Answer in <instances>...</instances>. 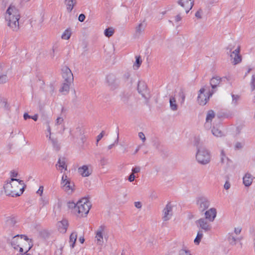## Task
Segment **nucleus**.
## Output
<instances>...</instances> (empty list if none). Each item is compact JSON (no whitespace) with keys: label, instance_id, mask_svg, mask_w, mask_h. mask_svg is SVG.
<instances>
[{"label":"nucleus","instance_id":"nucleus-1","mask_svg":"<svg viewBox=\"0 0 255 255\" xmlns=\"http://www.w3.org/2000/svg\"><path fill=\"white\" fill-rule=\"evenodd\" d=\"M196 159L198 163L202 165L209 163L211 160V155L209 151L204 146L201 145L197 146Z\"/></svg>","mask_w":255,"mask_h":255},{"label":"nucleus","instance_id":"nucleus-2","mask_svg":"<svg viewBox=\"0 0 255 255\" xmlns=\"http://www.w3.org/2000/svg\"><path fill=\"white\" fill-rule=\"evenodd\" d=\"M91 204L86 198H82L77 203L75 207V213L79 216L86 215L89 212Z\"/></svg>","mask_w":255,"mask_h":255},{"label":"nucleus","instance_id":"nucleus-3","mask_svg":"<svg viewBox=\"0 0 255 255\" xmlns=\"http://www.w3.org/2000/svg\"><path fill=\"white\" fill-rule=\"evenodd\" d=\"M197 101L200 105L204 106L208 102L209 97L214 93L213 91H210L209 86H205L199 90Z\"/></svg>","mask_w":255,"mask_h":255},{"label":"nucleus","instance_id":"nucleus-4","mask_svg":"<svg viewBox=\"0 0 255 255\" xmlns=\"http://www.w3.org/2000/svg\"><path fill=\"white\" fill-rule=\"evenodd\" d=\"M10 180L9 182H7L4 185L3 188L5 194L6 195L12 197L20 196L23 192L24 187L20 189V193H19L17 191L18 186L12 184Z\"/></svg>","mask_w":255,"mask_h":255},{"label":"nucleus","instance_id":"nucleus-5","mask_svg":"<svg viewBox=\"0 0 255 255\" xmlns=\"http://www.w3.org/2000/svg\"><path fill=\"white\" fill-rule=\"evenodd\" d=\"M61 185L63 189L68 194H71L75 190L74 183L65 174L62 176Z\"/></svg>","mask_w":255,"mask_h":255},{"label":"nucleus","instance_id":"nucleus-6","mask_svg":"<svg viewBox=\"0 0 255 255\" xmlns=\"http://www.w3.org/2000/svg\"><path fill=\"white\" fill-rule=\"evenodd\" d=\"M137 91L138 93L147 102L150 98L149 90L147 88V86L145 82L139 81L137 85Z\"/></svg>","mask_w":255,"mask_h":255},{"label":"nucleus","instance_id":"nucleus-7","mask_svg":"<svg viewBox=\"0 0 255 255\" xmlns=\"http://www.w3.org/2000/svg\"><path fill=\"white\" fill-rule=\"evenodd\" d=\"M211 223V222H209L206 219H204V218H200L196 221L197 227L200 229V230H201V231L205 232L211 231L212 229Z\"/></svg>","mask_w":255,"mask_h":255},{"label":"nucleus","instance_id":"nucleus-8","mask_svg":"<svg viewBox=\"0 0 255 255\" xmlns=\"http://www.w3.org/2000/svg\"><path fill=\"white\" fill-rule=\"evenodd\" d=\"M15 17H20V14L16 7L11 4L6 11L5 19L10 20V18Z\"/></svg>","mask_w":255,"mask_h":255},{"label":"nucleus","instance_id":"nucleus-9","mask_svg":"<svg viewBox=\"0 0 255 255\" xmlns=\"http://www.w3.org/2000/svg\"><path fill=\"white\" fill-rule=\"evenodd\" d=\"M105 229V226L101 225L96 231L95 242L98 245L102 246L104 243L103 235Z\"/></svg>","mask_w":255,"mask_h":255},{"label":"nucleus","instance_id":"nucleus-10","mask_svg":"<svg viewBox=\"0 0 255 255\" xmlns=\"http://www.w3.org/2000/svg\"><path fill=\"white\" fill-rule=\"evenodd\" d=\"M194 2V0H179L177 3L184 9L185 13H188L192 8Z\"/></svg>","mask_w":255,"mask_h":255},{"label":"nucleus","instance_id":"nucleus-11","mask_svg":"<svg viewBox=\"0 0 255 255\" xmlns=\"http://www.w3.org/2000/svg\"><path fill=\"white\" fill-rule=\"evenodd\" d=\"M62 77L64 81L71 83L73 80V76L71 70L67 66H64L62 69Z\"/></svg>","mask_w":255,"mask_h":255},{"label":"nucleus","instance_id":"nucleus-12","mask_svg":"<svg viewBox=\"0 0 255 255\" xmlns=\"http://www.w3.org/2000/svg\"><path fill=\"white\" fill-rule=\"evenodd\" d=\"M107 83L111 90H115L118 86V81L116 76L114 74H109L106 78Z\"/></svg>","mask_w":255,"mask_h":255},{"label":"nucleus","instance_id":"nucleus-13","mask_svg":"<svg viewBox=\"0 0 255 255\" xmlns=\"http://www.w3.org/2000/svg\"><path fill=\"white\" fill-rule=\"evenodd\" d=\"M20 17H12L10 20H5L7 26L13 31H17L19 29V19Z\"/></svg>","mask_w":255,"mask_h":255},{"label":"nucleus","instance_id":"nucleus-14","mask_svg":"<svg viewBox=\"0 0 255 255\" xmlns=\"http://www.w3.org/2000/svg\"><path fill=\"white\" fill-rule=\"evenodd\" d=\"M197 205L200 211L203 212L205 211L210 206V202L204 197H200L197 200Z\"/></svg>","mask_w":255,"mask_h":255},{"label":"nucleus","instance_id":"nucleus-15","mask_svg":"<svg viewBox=\"0 0 255 255\" xmlns=\"http://www.w3.org/2000/svg\"><path fill=\"white\" fill-rule=\"evenodd\" d=\"M71 134L74 137L80 138L82 142L86 141V137L84 135V129L81 127H77L73 133L71 132Z\"/></svg>","mask_w":255,"mask_h":255},{"label":"nucleus","instance_id":"nucleus-16","mask_svg":"<svg viewBox=\"0 0 255 255\" xmlns=\"http://www.w3.org/2000/svg\"><path fill=\"white\" fill-rule=\"evenodd\" d=\"M172 216V206L168 203L163 210L162 219L164 221L169 220Z\"/></svg>","mask_w":255,"mask_h":255},{"label":"nucleus","instance_id":"nucleus-17","mask_svg":"<svg viewBox=\"0 0 255 255\" xmlns=\"http://www.w3.org/2000/svg\"><path fill=\"white\" fill-rule=\"evenodd\" d=\"M240 50V47H238L230 54V57L233 59L232 63H233L234 65L240 63L242 61L241 56L239 54Z\"/></svg>","mask_w":255,"mask_h":255},{"label":"nucleus","instance_id":"nucleus-18","mask_svg":"<svg viewBox=\"0 0 255 255\" xmlns=\"http://www.w3.org/2000/svg\"><path fill=\"white\" fill-rule=\"evenodd\" d=\"M216 215L217 211L216 209L214 208H212L205 212V218H204V219H206L209 222H212L215 220V218L216 217Z\"/></svg>","mask_w":255,"mask_h":255},{"label":"nucleus","instance_id":"nucleus-19","mask_svg":"<svg viewBox=\"0 0 255 255\" xmlns=\"http://www.w3.org/2000/svg\"><path fill=\"white\" fill-rule=\"evenodd\" d=\"M22 242L23 241L21 238H20L19 235H17L12 239L11 245L13 249L17 250L18 249V247L21 245Z\"/></svg>","mask_w":255,"mask_h":255},{"label":"nucleus","instance_id":"nucleus-20","mask_svg":"<svg viewBox=\"0 0 255 255\" xmlns=\"http://www.w3.org/2000/svg\"><path fill=\"white\" fill-rule=\"evenodd\" d=\"M56 167L57 169L60 170L61 172H63V169L67 170V166L66 164L65 158H59L57 164H56Z\"/></svg>","mask_w":255,"mask_h":255},{"label":"nucleus","instance_id":"nucleus-21","mask_svg":"<svg viewBox=\"0 0 255 255\" xmlns=\"http://www.w3.org/2000/svg\"><path fill=\"white\" fill-rule=\"evenodd\" d=\"M254 177L249 173H247L243 177V183L247 187L250 186L253 181Z\"/></svg>","mask_w":255,"mask_h":255},{"label":"nucleus","instance_id":"nucleus-22","mask_svg":"<svg viewBox=\"0 0 255 255\" xmlns=\"http://www.w3.org/2000/svg\"><path fill=\"white\" fill-rule=\"evenodd\" d=\"M78 170L83 177H88L91 174V171L89 170L87 165H83L80 167Z\"/></svg>","mask_w":255,"mask_h":255},{"label":"nucleus","instance_id":"nucleus-23","mask_svg":"<svg viewBox=\"0 0 255 255\" xmlns=\"http://www.w3.org/2000/svg\"><path fill=\"white\" fill-rule=\"evenodd\" d=\"M221 81V78L218 76L213 77L210 80V85L212 88V91L214 92V90L220 85Z\"/></svg>","mask_w":255,"mask_h":255},{"label":"nucleus","instance_id":"nucleus-24","mask_svg":"<svg viewBox=\"0 0 255 255\" xmlns=\"http://www.w3.org/2000/svg\"><path fill=\"white\" fill-rule=\"evenodd\" d=\"M68 226L67 220H63L59 222L58 224L59 231L62 233H66Z\"/></svg>","mask_w":255,"mask_h":255},{"label":"nucleus","instance_id":"nucleus-25","mask_svg":"<svg viewBox=\"0 0 255 255\" xmlns=\"http://www.w3.org/2000/svg\"><path fill=\"white\" fill-rule=\"evenodd\" d=\"M220 162L222 164H226L227 166H229L230 163L232 162V161L226 156L223 150H222L221 151Z\"/></svg>","mask_w":255,"mask_h":255},{"label":"nucleus","instance_id":"nucleus-26","mask_svg":"<svg viewBox=\"0 0 255 255\" xmlns=\"http://www.w3.org/2000/svg\"><path fill=\"white\" fill-rule=\"evenodd\" d=\"M146 25L143 23H139L135 27V34L136 36H139L142 34L144 31Z\"/></svg>","mask_w":255,"mask_h":255},{"label":"nucleus","instance_id":"nucleus-27","mask_svg":"<svg viewBox=\"0 0 255 255\" xmlns=\"http://www.w3.org/2000/svg\"><path fill=\"white\" fill-rule=\"evenodd\" d=\"M170 108L173 111H176L178 110V105L174 97L171 96L169 99Z\"/></svg>","mask_w":255,"mask_h":255},{"label":"nucleus","instance_id":"nucleus-28","mask_svg":"<svg viewBox=\"0 0 255 255\" xmlns=\"http://www.w3.org/2000/svg\"><path fill=\"white\" fill-rule=\"evenodd\" d=\"M65 2L67 11L71 12L76 3V0H65Z\"/></svg>","mask_w":255,"mask_h":255},{"label":"nucleus","instance_id":"nucleus-29","mask_svg":"<svg viewBox=\"0 0 255 255\" xmlns=\"http://www.w3.org/2000/svg\"><path fill=\"white\" fill-rule=\"evenodd\" d=\"M127 146L126 148L128 149L127 151L130 152L132 154L136 153L140 148V146L138 145L134 147L132 144H125ZM126 148V147H124Z\"/></svg>","mask_w":255,"mask_h":255},{"label":"nucleus","instance_id":"nucleus-30","mask_svg":"<svg viewBox=\"0 0 255 255\" xmlns=\"http://www.w3.org/2000/svg\"><path fill=\"white\" fill-rule=\"evenodd\" d=\"M71 83H68L64 81L60 91L63 93L64 94H67L69 92Z\"/></svg>","mask_w":255,"mask_h":255},{"label":"nucleus","instance_id":"nucleus-31","mask_svg":"<svg viewBox=\"0 0 255 255\" xmlns=\"http://www.w3.org/2000/svg\"><path fill=\"white\" fill-rule=\"evenodd\" d=\"M215 113L213 110H210L207 112L206 121V124L208 123H210L212 120L215 118Z\"/></svg>","mask_w":255,"mask_h":255},{"label":"nucleus","instance_id":"nucleus-32","mask_svg":"<svg viewBox=\"0 0 255 255\" xmlns=\"http://www.w3.org/2000/svg\"><path fill=\"white\" fill-rule=\"evenodd\" d=\"M77 237V234L76 232L72 233L70 236L69 243L70 244V247L73 248L75 246Z\"/></svg>","mask_w":255,"mask_h":255},{"label":"nucleus","instance_id":"nucleus-33","mask_svg":"<svg viewBox=\"0 0 255 255\" xmlns=\"http://www.w3.org/2000/svg\"><path fill=\"white\" fill-rule=\"evenodd\" d=\"M203 236V231L199 230L198 233L196 238L194 240V243L196 245H199L202 238Z\"/></svg>","mask_w":255,"mask_h":255},{"label":"nucleus","instance_id":"nucleus-34","mask_svg":"<svg viewBox=\"0 0 255 255\" xmlns=\"http://www.w3.org/2000/svg\"><path fill=\"white\" fill-rule=\"evenodd\" d=\"M142 63V60L140 56H136V60L133 65V69L135 70L138 69Z\"/></svg>","mask_w":255,"mask_h":255},{"label":"nucleus","instance_id":"nucleus-35","mask_svg":"<svg viewBox=\"0 0 255 255\" xmlns=\"http://www.w3.org/2000/svg\"><path fill=\"white\" fill-rule=\"evenodd\" d=\"M232 105H233L234 106H236L240 100V97L238 95L232 94Z\"/></svg>","mask_w":255,"mask_h":255},{"label":"nucleus","instance_id":"nucleus-36","mask_svg":"<svg viewBox=\"0 0 255 255\" xmlns=\"http://www.w3.org/2000/svg\"><path fill=\"white\" fill-rule=\"evenodd\" d=\"M71 35V31L70 30H69L68 29H66L64 31V32L63 33V34L61 36V38L63 39L68 40L70 38Z\"/></svg>","mask_w":255,"mask_h":255},{"label":"nucleus","instance_id":"nucleus-37","mask_svg":"<svg viewBox=\"0 0 255 255\" xmlns=\"http://www.w3.org/2000/svg\"><path fill=\"white\" fill-rule=\"evenodd\" d=\"M212 133L217 137H221L223 135L222 131L218 128H213L212 129Z\"/></svg>","mask_w":255,"mask_h":255},{"label":"nucleus","instance_id":"nucleus-38","mask_svg":"<svg viewBox=\"0 0 255 255\" xmlns=\"http://www.w3.org/2000/svg\"><path fill=\"white\" fill-rule=\"evenodd\" d=\"M114 33V30L112 27H109L105 30L104 34L106 36L110 37L112 36Z\"/></svg>","mask_w":255,"mask_h":255},{"label":"nucleus","instance_id":"nucleus-39","mask_svg":"<svg viewBox=\"0 0 255 255\" xmlns=\"http://www.w3.org/2000/svg\"><path fill=\"white\" fill-rule=\"evenodd\" d=\"M108 159L105 157L102 158L100 160V165L102 168H104V166L108 164Z\"/></svg>","mask_w":255,"mask_h":255},{"label":"nucleus","instance_id":"nucleus-40","mask_svg":"<svg viewBox=\"0 0 255 255\" xmlns=\"http://www.w3.org/2000/svg\"><path fill=\"white\" fill-rule=\"evenodd\" d=\"M8 80L6 75H1L0 76V84H4Z\"/></svg>","mask_w":255,"mask_h":255},{"label":"nucleus","instance_id":"nucleus-41","mask_svg":"<svg viewBox=\"0 0 255 255\" xmlns=\"http://www.w3.org/2000/svg\"><path fill=\"white\" fill-rule=\"evenodd\" d=\"M179 255H192L190 251L185 249L181 250L179 252Z\"/></svg>","mask_w":255,"mask_h":255},{"label":"nucleus","instance_id":"nucleus-42","mask_svg":"<svg viewBox=\"0 0 255 255\" xmlns=\"http://www.w3.org/2000/svg\"><path fill=\"white\" fill-rule=\"evenodd\" d=\"M203 10L201 8H199L195 13V16L198 19L202 18Z\"/></svg>","mask_w":255,"mask_h":255},{"label":"nucleus","instance_id":"nucleus-43","mask_svg":"<svg viewBox=\"0 0 255 255\" xmlns=\"http://www.w3.org/2000/svg\"><path fill=\"white\" fill-rule=\"evenodd\" d=\"M251 87L252 91L255 90V75H253L252 77L251 82Z\"/></svg>","mask_w":255,"mask_h":255},{"label":"nucleus","instance_id":"nucleus-44","mask_svg":"<svg viewBox=\"0 0 255 255\" xmlns=\"http://www.w3.org/2000/svg\"><path fill=\"white\" fill-rule=\"evenodd\" d=\"M49 203L48 200L46 198H41L40 199V204L42 205V206H45L47 205Z\"/></svg>","mask_w":255,"mask_h":255},{"label":"nucleus","instance_id":"nucleus-45","mask_svg":"<svg viewBox=\"0 0 255 255\" xmlns=\"http://www.w3.org/2000/svg\"><path fill=\"white\" fill-rule=\"evenodd\" d=\"M181 14V12H180L179 13H178L175 16L174 18L175 22H178L181 20L182 18Z\"/></svg>","mask_w":255,"mask_h":255},{"label":"nucleus","instance_id":"nucleus-46","mask_svg":"<svg viewBox=\"0 0 255 255\" xmlns=\"http://www.w3.org/2000/svg\"><path fill=\"white\" fill-rule=\"evenodd\" d=\"M0 106L6 108L7 107V101L5 99L2 98L0 102Z\"/></svg>","mask_w":255,"mask_h":255},{"label":"nucleus","instance_id":"nucleus-47","mask_svg":"<svg viewBox=\"0 0 255 255\" xmlns=\"http://www.w3.org/2000/svg\"><path fill=\"white\" fill-rule=\"evenodd\" d=\"M229 240L230 242V243L233 245L236 244V241L237 239L234 236L230 235L229 237Z\"/></svg>","mask_w":255,"mask_h":255},{"label":"nucleus","instance_id":"nucleus-48","mask_svg":"<svg viewBox=\"0 0 255 255\" xmlns=\"http://www.w3.org/2000/svg\"><path fill=\"white\" fill-rule=\"evenodd\" d=\"M77 206V203L75 204L74 202H69L68 207L70 208H73V212L75 213V207Z\"/></svg>","mask_w":255,"mask_h":255},{"label":"nucleus","instance_id":"nucleus-49","mask_svg":"<svg viewBox=\"0 0 255 255\" xmlns=\"http://www.w3.org/2000/svg\"><path fill=\"white\" fill-rule=\"evenodd\" d=\"M140 171V167L139 166H136L135 167H133L131 169L132 173L134 174V173H137L139 172Z\"/></svg>","mask_w":255,"mask_h":255},{"label":"nucleus","instance_id":"nucleus-50","mask_svg":"<svg viewBox=\"0 0 255 255\" xmlns=\"http://www.w3.org/2000/svg\"><path fill=\"white\" fill-rule=\"evenodd\" d=\"M105 132L102 131L97 137L96 142L98 143L101 140V139L104 136Z\"/></svg>","mask_w":255,"mask_h":255},{"label":"nucleus","instance_id":"nucleus-51","mask_svg":"<svg viewBox=\"0 0 255 255\" xmlns=\"http://www.w3.org/2000/svg\"><path fill=\"white\" fill-rule=\"evenodd\" d=\"M63 122V119L61 117H58L57 118L56 120V125L58 126V125H60L62 124Z\"/></svg>","mask_w":255,"mask_h":255},{"label":"nucleus","instance_id":"nucleus-52","mask_svg":"<svg viewBox=\"0 0 255 255\" xmlns=\"http://www.w3.org/2000/svg\"><path fill=\"white\" fill-rule=\"evenodd\" d=\"M138 137L141 139L142 141L144 142L145 141V136L144 133L142 132L138 133Z\"/></svg>","mask_w":255,"mask_h":255},{"label":"nucleus","instance_id":"nucleus-53","mask_svg":"<svg viewBox=\"0 0 255 255\" xmlns=\"http://www.w3.org/2000/svg\"><path fill=\"white\" fill-rule=\"evenodd\" d=\"M135 176L133 173H131L128 177V180L129 182H132L135 179Z\"/></svg>","mask_w":255,"mask_h":255},{"label":"nucleus","instance_id":"nucleus-54","mask_svg":"<svg viewBox=\"0 0 255 255\" xmlns=\"http://www.w3.org/2000/svg\"><path fill=\"white\" fill-rule=\"evenodd\" d=\"M16 181L17 182H18L19 184L22 185H24V182L23 180H19V179H15V178H11V181Z\"/></svg>","mask_w":255,"mask_h":255},{"label":"nucleus","instance_id":"nucleus-55","mask_svg":"<svg viewBox=\"0 0 255 255\" xmlns=\"http://www.w3.org/2000/svg\"><path fill=\"white\" fill-rule=\"evenodd\" d=\"M85 19V16L84 14H80L79 16L78 19L80 21L83 22Z\"/></svg>","mask_w":255,"mask_h":255},{"label":"nucleus","instance_id":"nucleus-56","mask_svg":"<svg viewBox=\"0 0 255 255\" xmlns=\"http://www.w3.org/2000/svg\"><path fill=\"white\" fill-rule=\"evenodd\" d=\"M242 231V228L238 227V228H235L234 230V232L236 235H239Z\"/></svg>","mask_w":255,"mask_h":255},{"label":"nucleus","instance_id":"nucleus-57","mask_svg":"<svg viewBox=\"0 0 255 255\" xmlns=\"http://www.w3.org/2000/svg\"><path fill=\"white\" fill-rule=\"evenodd\" d=\"M231 185L228 181H227L224 184V188L226 190H228L230 188Z\"/></svg>","mask_w":255,"mask_h":255},{"label":"nucleus","instance_id":"nucleus-58","mask_svg":"<svg viewBox=\"0 0 255 255\" xmlns=\"http://www.w3.org/2000/svg\"><path fill=\"white\" fill-rule=\"evenodd\" d=\"M134 206L136 208L138 209H140L141 208V203L140 202H134Z\"/></svg>","mask_w":255,"mask_h":255},{"label":"nucleus","instance_id":"nucleus-59","mask_svg":"<svg viewBox=\"0 0 255 255\" xmlns=\"http://www.w3.org/2000/svg\"><path fill=\"white\" fill-rule=\"evenodd\" d=\"M43 191V186H40L39 189L37 191V194H39L40 196L42 195V194Z\"/></svg>","mask_w":255,"mask_h":255},{"label":"nucleus","instance_id":"nucleus-60","mask_svg":"<svg viewBox=\"0 0 255 255\" xmlns=\"http://www.w3.org/2000/svg\"><path fill=\"white\" fill-rule=\"evenodd\" d=\"M53 148L56 151H59L60 148V144H54Z\"/></svg>","mask_w":255,"mask_h":255},{"label":"nucleus","instance_id":"nucleus-61","mask_svg":"<svg viewBox=\"0 0 255 255\" xmlns=\"http://www.w3.org/2000/svg\"><path fill=\"white\" fill-rule=\"evenodd\" d=\"M23 118L25 120H26L28 119H30L31 116H29L27 113H24L23 115Z\"/></svg>","mask_w":255,"mask_h":255},{"label":"nucleus","instance_id":"nucleus-62","mask_svg":"<svg viewBox=\"0 0 255 255\" xmlns=\"http://www.w3.org/2000/svg\"><path fill=\"white\" fill-rule=\"evenodd\" d=\"M243 147L242 144H236L235 146V149H239Z\"/></svg>","mask_w":255,"mask_h":255},{"label":"nucleus","instance_id":"nucleus-63","mask_svg":"<svg viewBox=\"0 0 255 255\" xmlns=\"http://www.w3.org/2000/svg\"><path fill=\"white\" fill-rule=\"evenodd\" d=\"M33 119L34 121H37L38 119V115L37 114L34 115L33 116H31V118Z\"/></svg>","mask_w":255,"mask_h":255},{"label":"nucleus","instance_id":"nucleus-64","mask_svg":"<svg viewBox=\"0 0 255 255\" xmlns=\"http://www.w3.org/2000/svg\"><path fill=\"white\" fill-rule=\"evenodd\" d=\"M10 174L11 176L12 177H16L17 176V173L15 171H11Z\"/></svg>","mask_w":255,"mask_h":255}]
</instances>
